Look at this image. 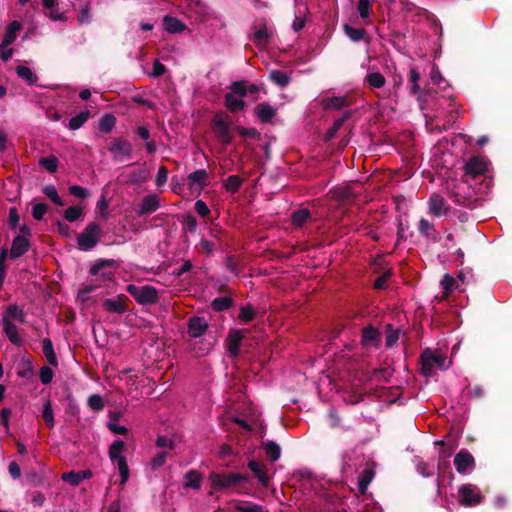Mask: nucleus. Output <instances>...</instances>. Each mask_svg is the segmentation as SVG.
Returning <instances> with one entry per match:
<instances>
[{
	"label": "nucleus",
	"mask_w": 512,
	"mask_h": 512,
	"mask_svg": "<svg viewBox=\"0 0 512 512\" xmlns=\"http://www.w3.org/2000/svg\"><path fill=\"white\" fill-rule=\"evenodd\" d=\"M269 79L280 88L287 87L291 82V77L281 70H271L269 72Z\"/></svg>",
	"instance_id": "c756f323"
},
{
	"label": "nucleus",
	"mask_w": 512,
	"mask_h": 512,
	"mask_svg": "<svg viewBox=\"0 0 512 512\" xmlns=\"http://www.w3.org/2000/svg\"><path fill=\"white\" fill-rule=\"evenodd\" d=\"M254 115L262 123H269L276 115L277 110L266 102L257 104L253 109Z\"/></svg>",
	"instance_id": "a211bd4d"
},
{
	"label": "nucleus",
	"mask_w": 512,
	"mask_h": 512,
	"mask_svg": "<svg viewBox=\"0 0 512 512\" xmlns=\"http://www.w3.org/2000/svg\"><path fill=\"white\" fill-rule=\"evenodd\" d=\"M147 178H148V171L145 169L133 171L129 175V180L131 183H142V182L146 181Z\"/></svg>",
	"instance_id": "680f3d73"
},
{
	"label": "nucleus",
	"mask_w": 512,
	"mask_h": 512,
	"mask_svg": "<svg viewBox=\"0 0 512 512\" xmlns=\"http://www.w3.org/2000/svg\"><path fill=\"white\" fill-rule=\"evenodd\" d=\"M167 456H168V452H166V451L157 453L151 459L152 468L156 469V468L161 467L165 463Z\"/></svg>",
	"instance_id": "774afa93"
},
{
	"label": "nucleus",
	"mask_w": 512,
	"mask_h": 512,
	"mask_svg": "<svg viewBox=\"0 0 512 512\" xmlns=\"http://www.w3.org/2000/svg\"><path fill=\"white\" fill-rule=\"evenodd\" d=\"M386 328H387V335H386L385 345L387 348H391L398 341L399 332L396 330H393L391 324H387Z\"/></svg>",
	"instance_id": "5fc2aeb1"
},
{
	"label": "nucleus",
	"mask_w": 512,
	"mask_h": 512,
	"mask_svg": "<svg viewBox=\"0 0 512 512\" xmlns=\"http://www.w3.org/2000/svg\"><path fill=\"white\" fill-rule=\"evenodd\" d=\"M234 304V301L231 297H217L212 300L211 307L216 312H222L230 309Z\"/></svg>",
	"instance_id": "72a5a7b5"
},
{
	"label": "nucleus",
	"mask_w": 512,
	"mask_h": 512,
	"mask_svg": "<svg viewBox=\"0 0 512 512\" xmlns=\"http://www.w3.org/2000/svg\"><path fill=\"white\" fill-rule=\"evenodd\" d=\"M232 120L230 116L224 112L217 113L212 122V131L215 134L217 140L224 146L231 144L233 136L230 132V126Z\"/></svg>",
	"instance_id": "f257e3e1"
},
{
	"label": "nucleus",
	"mask_w": 512,
	"mask_h": 512,
	"mask_svg": "<svg viewBox=\"0 0 512 512\" xmlns=\"http://www.w3.org/2000/svg\"><path fill=\"white\" fill-rule=\"evenodd\" d=\"M421 373L430 377L435 374V368L443 369L446 356L442 354H437L433 352L431 349L427 348L421 353Z\"/></svg>",
	"instance_id": "20e7f679"
},
{
	"label": "nucleus",
	"mask_w": 512,
	"mask_h": 512,
	"mask_svg": "<svg viewBox=\"0 0 512 512\" xmlns=\"http://www.w3.org/2000/svg\"><path fill=\"white\" fill-rule=\"evenodd\" d=\"M418 230L422 236L431 239L433 242H437L438 232L436 231L434 225L430 223L427 219L421 218L419 220Z\"/></svg>",
	"instance_id": "5701e85b"
},
{
	"label": "nucleus",
	"mask_w": 512,
	"mask_h": 512,
	"mask_svg": "<svg viewBox=\"0 0 512 512\" xmlns=\"http://www.w3.org/2000/svg\"><path fill=\"white\" fill-rule=\"evenodd\" d=\"M237 512H265L264 507L252 502L240 501L234 505Z\"/></svg>",
	"instance_id": "ea45409f"
},
{
	"label": "nucleus",
	"mask_w": 512,
	"mask_h": 512,
	"mask_svg": "<svg viewBox=\"0 0 512 512\" xmlns=\"http://www.w3.org/2000/svg\"><path fill=\"white\" fill-rule=\"evenodd\" d=\"M361 344L368 348V347H375L377 348L381 341V334L379 330L374 327L373 325H368L364 327L361 331Z\"/></svg>",
	"instance_id": "ddd939ff"
},
{
	"label": "nucleus",
	"mask_w": 512,
	"mask_h": 512,
	"mask_svg": "<svg viewBox=\"0 0 512 512\" xmlns=\"http://www.w3.org/2000/svg\"><path fill=\"white\" fill-rule=\"evenodd\" d=\"M117 265L116 260L114 259H98L89 270V274L91 276H96L101 272L100 278L102 280H110L112 278L111 272L104 271L107 267H115Z\"/></svg>",
	"instance_id": "4468645a"
},
{
	"label": "nucleus",
	"mask_w": 512,
	"mask_h": 512,
	"mask_svg": "<svg viewBox=\"0 0 512 512\" xmlns=\"http://www.w3.org/2000/svg\"><path fill=\"white\" fill-rule=\"evenodd\" d=\"M101 226L96 222L89 223L77 236V244L82 251H89L94 248L101 237Z\"/></svg>",
	"instance_id": "7ed1b4c3"
},
{
	"label": "nucleus",
	"mask_w": 512,
	"mask_h": 512,
	"mask_svg": "<svg viewBox=\"0 0 512 512\" xmlns=\"http://www.w3.org/2000/svg\"><path fill=\"white\" fill-rule=\"evenodd\" d=\"M128 297L125 295H118L115 298H108L103 301V307L108 312L122 314L127 311Z\"/></svg>",
	"instance_id": "2eb2a0df"
},
{
	"label": "nucleus",
	"mask_w": 512,
	"mask_h": 512,
	"mask_svg": "<svg viewBox=\"0 0 512 512\" xmlns=\"http://www.w3.org/2000/svg\"><path fill=\"white\" fill-rule=\"evenodd\" d=\"M346 100L344 97H331L325 100L326 109H341L344 107Z\"/></svg>",
	"instance_id": "4d7b16f0"
},
{
	"label": "nucleus",
	"mask_w": 512,
	"mask_h": 512,
	"mask_svg": "<svg viewBox=\"0 0 512 512\" xmlns=\"http://www.w3.org/2000/svg\"><path fill=\"white\" fill-rule=\"evenodd\" d=\"M454 465L458 473L465 475L475 468V459L466 449L460 450L454 458Z\"/></svg>",
	"instance_id": "9d476101"
},
{
	"label": "nucleus",
	"mask_w": 512,
	"mask_h": 512,
	"mask_svg": "<svg viewBox=\"0 0 512 512\" xmlns=\"http://www.w3.org/2000/svg\"><path fill=\"white\" fill-rule=\"evenodd\" d=\"M54 376L53 370L48 366H43L40 368L39 371V378L42 384L47 385L49 384Z\"/></svg>",
	"instance_id": "bf43d9fd"
},
{
	"label": "nucleus",
	"mask_w": 512,
	"mask_h": 512,
	"mask_svg": "<svg viewBox=\"0 0 512 512\" xmlns=\"http://www.w3.org/2000/svg\"><path fill=\"white\" fill-rule=\"evenodd\" d=\"M42 193L49 198L55 205L57 206H64V202L62 201L61 197L59 196L57 189L54 185H47L43 187Z\"/></svg>",
	"instance_id": "c03bdc74"
},
{
	"label": "nucleus",
	"mask_w": 512,
	"mask_h": 512,
	"mask_svg": "<svg viewBox=\"0 0 512 512\" xmlns=\"http://www.w3.org/2000/svg\"><path fill=\"white\" fill-rule=\"evenodd\" d=\"M43 354L48 363L54 367L58 366V360L53 348V343L50 338H44L42 341Z\"/></svg>",
	"instance_id": "7c9ffc66"
},
{
	"label": "nucleus",
	"mask_w": 512,
	"mask_h": 512,
	"mask_svg": "<svg viewBox=\"0 0 512 512\" xmlns=\"http://www.w3.org/2000/svg\"><path fill=\"white\" fill-rule=\"evenodd\" d=\"M208 173L204 169H199L194 172H192L188 176V183L190 188H194L197 186V188H204L207 183Z\"/></svg>",
	"instance_id": "4be33fe9"
},
{
	"label": "nucleus",
	"mask_w": 512,
	"mask_h": 512,
	"mask_svg": "<svg viewBox=\"0 0 512 512\" xmlns=\"http://www.w3.org/2000/svg\"><path fill=\"white\" fill-rule=\"evenodd\" d=\"M160 207L159 197L156 194H148L141 200L137 215L139 217L151 214Z\"/></svg>",
	"instance_id": "dca6fc26"
},
{
	"label": "nucleus",
	"mask_w": 512,
	"mask_h": 512,
	"mask_svg": "<svg viewBox=\"0 0 512 512\" xmlns=\"http://www.w3.org/2000/svg\"><path fill=\"white\" fill-rule=\"evenodd\" d=\"M42 418L49 428L54 427V413L52 409L51 402L49 400L45 401L43 405Z\"/></svg>",
	"instance_id": "de8ad7c7"
},
{
	"label": "nucleus",
	"mask_w": 512,
	"mask_h": 512,
	"mask_svg": "<svg viewBox=\"0 0 512 512\" xmlns=\"http://www.w3.org/2000/svg\"><path fill=\"white\" fill-rule=\"evenodd\" d=\"M461 495V504L465 506H474L481 502L482 496L479 489L471 484L463 485L459 489Z\"/></svg>",
	"instance_id": "9b49d317"
},
{
	"label": "nucleus",
	"mask_w": 512,
	"mask_h": 512,
	"mask_svg": "<svg viewBox=\"0 0 512 512\" xmlns=\"http://www.w3.org/2000/svg\"><path fill=\"white\" fill-rule=\"evenodd\" d=\"M270 38L271 34L268 32L265 24L250 37L254 44L260 48L265 47L269 43Z\"/></svg>",
	"instance_id": "c85d7f7f"
},
{
	"label": "nucleus",
	"mask_w": 512,
	"mask_h": 512,
	"mask_svg": "<svg viewBox=\"0 0 512 512\" xmlns=\"http://www.w3.org/2000/svg\"><path fill=\"white\" fill-rule=\"evenodd\" d=\"M376 462L372 459L365 460L364 463H361L359 467L357 468V479L356 480H373L375 477V469H376Z\"/></svg>",
	"instance_id": "6ab92c4d"
},
{
	"label": "nucleus",
	"mask_w": 512,
	"mask_h": 512,
	"mask_svg": "<svg viewBox=\"0 0 512 512\" xmlns=\"http://www.w3.org/2000/svg\"><path fill=\"white\" fill-rule=\"evenodd\" d=\"M125 449V443L122 440H115L109 447V457L113 465L118 469L120 480H128L130 476L129 467L126 458L121 455Z\"/></svg>",
	"instance_id": "39448f33"
},
{
	"label": "nucleus",
	"mask_w": 512,
	"mask_h": 512,
	"mask_svg": "<svg viewBox=\"0 0 512 512\" xmlns=\"http://www.w3.org/2000/svg\"><path fill=\"white\" fill-rule=\"evenodd\" d=\"M16 74L19 78L25 80L29 85L35 84L38 80L36 74H34V72L27 66H17Z\"/></svg>",
	"instance_id": "f704fd0d"
},
{
	"label": "nucleus",
	"mask_w": 512,
	"mask_h": 512,
	"mask_svg": "<svg viewBox=\"0 0 512 512\" xmlns=\"http://www.w3.org/2000/svg\"><path fill=\"white\" fill-rule=\"evenodd\" d=\"M49 206L46 203H37L32 208V216L35 220L41 221L47 213Z\"/></svg>",
	"instance_id": "864d4df0"
},
{
	"label": "nucleus",
	"mask_w": 512,
	"mask_h": 512,
	"mask_svg": "<svg viewBox=\"0 0 512 512\" xmlns=\"http://www.w3.org/2000/svg\"><path fill=\"white\" fill-rule=\"evenodd\" d=\"M2 321L4 333L7 335L10 342L17 346H20L22 344V339L18 335L17 327L7 319H2Z\"/></svg>",
	"instance_id": "cd10ccee"
},
{
	"label": "nucleus",
	"mask_w": 512,
	"mask_h": 512,
	"mask_svg": "<svg viewBox=\"0 0 512 512\" xmlns=\"http://www.w3.org/2000/svg\"><path fill=\"white\" fill-rule=\"evenodd\" d=\"M456 281L450 274H445L440 284L444 290V298L448 297L454 289Z\"/></svg>",
	"instance_id": "8fccbe9b"
},
{
	"label": "nucleus",
	"mask_w": 512,
	"mask_h": 512,
	"mask_svg": "<svg viewBox=\"0 0 512 512\" xmlns=\"http://www.w3.org/2000/svg\"><path fill=\"white\" fill-rule=\"evenodd\" d=\"M116 124V117L113 114H104L99 121V129L104 133L112 131Z\"/></svg>",
	"instance_id": "a19ab883"
},
{
	"label": "nucleus",
	"mask_w": 512,
	"mask_h": 512,
	"mask_svg": "<svg viewBox=\"0 0 512 512\" xmlns=\"http://www.w3.org/2000/svg\"><path fill=\"white\" fill-rule=\"evenodd\" d=\"M452 452L449 451L444 456H441V458L438 461V478H442L444 480L446 478V474L448 476L452 477V471L450 466L449 458L451 457Z\"/></svg>",
	"instance_id": "2f4dec72"
},
{
	"label": "nucleus",
	"mask_w": 512,
	"mask_h": 512,
	"mask_svg": "<svg viewBox=\"0 0 512 512\" xmlns=\"http://www.w3.org/2000/svg\"><path fill=\"white\" fill-rule=\"evenodd\" d=\"M236 130L240 136L245 137V138H251V139H255V140H260V138H261V134L256 128H245V127L238 126L236 128Z\"/></svg>",
	"instance_id": "603ef678"
},
{
	"label": "nucleus",
	"mask_w": 512,
	"mask_h": 512,
	"mask_svg": "<svg viewBox=\"0 0 512 512\" xmlns=\"http://www.w3.org/2000/svg\"><path fill=\"white\" fill-rule=\"evenodd\" d=\"M20 29L21 23L19 21L13 20L8 24L2 39L4 47H8L15 41L17 33L20 31Z\"/></svg>",
	"instance_id": "412c9836"
},
{
	"label": "nucleus",
	"mask_w": 512,
	"mask_h": 512,
	"mask_svg": "<svg viewBox=\"0 0 512 512\" xmlns=\"http://www.w3.org/2000/svg\"><path fill=\"white\" fill-rule=\"evenodd\" d=\"M126 291L138 302V304L154 305L159 301L158 291L155 287L150 285L137 286L129 284Z\"/></svg>",
	"instance_id": "f03ea898"
},
{
	"label": "nucleus",
	"mask_w": 512,
	"mask_h": 512,
	"mask_svg": "<svg viewBox=\"0 0 512 512\" xmlns=\"http://www.w3.org/2000/svg\"><path fill=\"white\" fill-rule=\"evenodd\" d=\"M83 214L84 211L81 206H70L64 211L63 216L68 222H75L79 220Z\"/></svg>",
	"instance_id": "a18cd8bd"
},
{
	"label": "nucleus",
	"mask_w": 512,
	"mask_h": 512,
	"mask_svg": "<svg viewBox=\"0 0 512 512\" xmlns=\"http://www.w3.org/2000/svg\"><path fill=\"white\" fill-rule=\"evenodd\" d=\"M108 150L114 154V159L119 157L130 158L132 156L133 147L132 144L123 137H119L110 143Z\"/></svg>",
	"instance_id": "f8f14e48"
},
{
	"label": "nucleus",
	"mask_w": 512,
	"mask_h": 512,
	"mask_svg": "<svg viewBox=\"0 0 512 512\" xmlns=\"http://www.w3.org/2000/svg\"><path fill=\"white\" fill-rule=\"evenodd\" d=\"M216 343L217 337L213 333H208L205 337L195 339V341L191 343L190 346L195 356L201 357L209 354L213 350Z\"/></svg>",
	"instance_id": "1a4fd4ad"
},
{
	"label": "nucleus",
	"mask_w": 512,
	"mask_h": 512,
	"mask_svg": "<svg viewBox=\"0 0 512 512\" xmlns=\"http://www.w3.org/2000/svg\"><path fill=\"white\" fill-rule=\"evenodd\" d=\"M427 204L429 214L436 218L446 216L451 210V207L444 197L437 193H432L430 195Z\"/></svg>",
	"instance_id": "0eeeda50"
},
{
	"label": "nucleus",
	"mask_w": 512,
	"mask_h": 512,
	"mask_svg": "<svg viewBox=\"0 0 512 512\" xmlns=\"http://www.w3.org/2000/svg\"><path fill=\"white\" fill-rule=\"evenodd\" d=\"M256 317L255 309L251 304H247L240 308V313L238 315V319L244 323H249L253 321Z\"/></svg>",
	"instance_id": "49530a36"
},
{
	"label": "nucleus",
	"mask_w": 512,
	"mask_h": 512,
	"mask_svg": "<svg viewBox=\"0 0 512 512\" xmlns=\"http://www.w3.org/2000/svg\"><path fill=\"white\" fill-rule=\"evenodd\" d=\"M89 117H90V112L88 110L81 111L80 113H78L77 115H75L74 117H72L70 119L69 124H68L69 129L70 130L79 129L87 122Z\"/></svg>",
	"instance_id": "4c0bfd02"
},
{
	"label": "nucleus",
	"mask_w": 512,
	"mask_h": 512,
	"mask_svg": "<svg viewBox=\"0 0 512 512\" xmlns=\"http://www.w3.org/2000/svg\"><path fill=\"white\" fill-rule=\"evenodd\" d=\"M187 333L190 338L198 339L212 332L209 331V324L204 317L192 316L187 321Z\"/></svg>",
	"instance_id": "423d86ee"
},
{
	"label": "nucleus",
	"mask_w": 512,
	"mask_h": 512,
	"mask_svg": "<svg viewBox=\"0 0 512 512\" xmlns=\"http://www.w3.org/2000/svg\"><path fill=\"white\" fill-rule=\"evenodd\" d=\"M25 316H26V314L23 311V309H21L17 304H11V305L7 306V308L4 312V315H3V319H7L8 321H11V322H12V320H15L20 323H24Z\"/></svg>",
	"instance_id": "a878e982"
},
{
	"label": "nucleus",
	"mask_w": 512,
	"mask_h": 512,
	"mask_svg": "<svg viewBox=\"0 0 512 512\" xmlns=\"http://www.w3.org/2000/svg\"><path fill=\"white\" fill-rule=\"evenodd\" d=\"M77 21L79 25H83L85 23H90L91 21V8L90 4L86 3L82 9L80 10Z\"/></svg>",
	"instance_id": "6e6d98bb"
},
{
	"label": "nucleus",
	"mask_w": 512,
	"mask_h": 512,
	"mask_svg": "<svg viewBox=\"0 0 512 512\" xmlns=\"http://www.w3.org/2000/svg\"><path fill=\"white\" fill-rule=\"evenodd\" d=\"M243 179L238 175H230L223 183L224 188L230 193H237L241 188Z\"/></svg>",
	"instance_id": "58836bf2"
},
{
	"label": "nucleus",
	"mask_w": 512,
	"mask_h": 512,
	"mask_svg": "<svg viewBox=\"0 0 512 512\" xmlns=\"http://www.w3.org/2000/svg\"><path fill=\"white\" fill-rule=\"evenodd\" d=\"M163 26L168 33L172 34L182 32L186 29V25L181 20L168 15L163 18Z\"/></svg>",
	"instance_id": "393cba45"
},
{
	"label": "nucleus",
	"mask_w": 512,
	"mask_h": 512,
	"mask_svg": "<svg viewBox=\"0 0 512 512\" xmlns=\"http://www.w3.org/2000/svg\"><path fill=\"white\" fill-rule=\"evenodd\" d=\"M30 249L29 239L24 236H15L11 249H10V258L16 259L18 257L23 256Z\"/></svg>",
	"instance_id": "f3484780"
},
{
	"label": "nucleus",
	"mask_w": 512,
	"mask_h": 512,
	"mask_svg": "<svg viewBox=\"0 0 512 512\" xmlns=\"http://www.w3.org/2000/svg\"><path fill=\"white\" fill-rule=\"evenodd\" d=\"M262 448L265 451L266 457L272 461H277L281 456V447L273 440L262 441Z\"/></svg>",
	"instance_id": "b1692460"
},
{
	"label": "nucleus",
	"mask_w": 512,
	"mask_h": 512,
	"mask_svg": "<svg viewBox=\"0 0 512 512\" xmlns=\"http://www.w3.org/2000/svg\"><path fill=\"white\" fill-rule=\"evenodd\" d=\"M247 329H230L225 340L229 355L236 357L240 353L242 340L246 337Z\"/></svg>",
	"instance_id": "6e6552de"
},
{
	"label": "nucleus",
	"mask_w": 512,
	"mask_h": 512,
	"mask_svg": "<svg viewBox=\"0 0 512 512\" xmlns=\"http://www.w3.org/2000/svg\"><path fill=\"white\" fill-rule=\"evenodd\" d=\"M156 446L159 448L174 449V441L167 436H158L156 439Z\"/></svg>",
	"instance_id": "69168bd1"
},
{
	"label": "nucleus",
	"mask_w": 512,
	"mask_h": 512,
	"mask_svg": "<svg viewBox=\"0 0 512 512\" xmlns=\"http://www.w3.org/2000/svg\"><path fill=\"white\" fill-rule=\"evenodd\" d=\"M8 222L12 229H16L20 222L18 210L15 207L9 209Z\"/></svg>",
	"instance_id": "0e129e2a"
},
{
	"label": "nucleus",
	"mask_w": 512,
	"mask_h": 512,
	"mask_svg": "<svg viewBox=\"0 0 512 512\" xmlns=\"http://www.w3.org/2000/svg\"><path fill=\"white\" fill-rule=\"evenodd\" d=\"M183 227L188 232H194L197 228V220L192 214L185 216Z\"/></svg>",
	"instance_id": "338daca9"
},
{
	"label": "nucleus",
	"mask_w": 512,
	"mask_h": 512,
	"mask_svg": "<svg viewBox=\"0 0 512 512\" xmlns=\"http://www.w3.org/2000/svg\"><path fill=\"white\" fill-rule=\"evenodd\" d=\"M39 164L48 172L55 173L58 168V158L54 155L43 157L39 160Z\"/></svg>",
	"instance_id": "09e8293b"
},
{
	"label": "nucleus",
	"mask_w": 512,
	"mask_h": 512,
	"mask_svg": "<svg viewBox=\"0 0 512 512\" xmlns=\"http://www.w3.org/2000/svg\"><path fill=\"white\" fill-rule=\"evenodd\" d=\"M231 92L234 96L238 95L244 97L247 94V87L245 81H235L230 86Z\"/></svg>",
	"instance_id": "13d9d810"
},
{
	"label": "nucleus",
	"mask_w": 512,
	"mask_h": 512,
	"mask_svg": "<svg viewBox=\"0 0 512 512\" xmlns=\"http://www.w3.org/2000/svg\"><path fill=\"white\" fill-rule=\"evenodd\" d=\"M224 99L225 106L231 112H237L245 107V102L236 98L232 93H226Z\"/></svg>",
	"instance_id": "e433bc0d"
},
{
	"label": "nucleus",
	"mask_w": 512,
	"mask_h": 512,
	"mask_svg": "<svg viewBox=\"0 0 512 512\" xmlns=\"http://www.w3.org/2000/svg\"><path fill=\"white\" fill-rule=\"evenodd\" d=\"M108 206L109 201L106 199L105 195H102L99 201L97 202V209L100 212L101 218L106 220L108 218Z\"/></svg>",
	"instance_id": "e2e57ef3"
},
{
	"label": "nucleus",
	"mask_w": 512,
	"mask_h": 512,
	"mask_svg": "<svg viewBox=\"0 0 512 512\" xmlns=\"http://www.w3.org/2000/svg\"><path fill=\"white\" fill-rule=\"evenodd\" d=\"M248 467L253 472L257 480H268L263 463L256 460H250Z\"/></svg>",
	"instance_id": "79ce46f5"
},
{
	"label": "nucleus",
	"mask_w": 512,
	"mask_h": 512,
	"mask_svg": "<svg viewBox=\"0 0 512 512\" xmlns=\"http://www.w3.org/2000/svg\"><path fill=\"white\" fill-rule=\"evenodd\" d=\"M419 80H420L419 72L416 69L412 68L409 71V82L412 84L411 85V93L412 94H416L417 92H419V90H420V87L418 85Z\"/></svg>",
	"instance_id": "052dcab7"
},
{
	"label": "nucleus",
	"mask_w": 512,
	"mask_h": 512,
	"mask_svg": "<svg viewBox=\"0 0 512 512\" xmlns=\"http://www.w3.org/2000/svg\"><path fill=\"white\" fill-rule=\"evenodd\" d=\"M365 81L369 84L372 88H381L385 85L386 79L384 75L380 72H372L369 73L365 77Z\"/></svg>",
	"instance_id": "37998d69"
},
{
	"label": "nucleus",
	"mask_w": 512,
	"mask_h": 512,
	"mask_svg": "<svg viewBox=\"0 0 512 512\" xmlns=\"http://www.w3.org/2000/svg\"><path fill=\"white\" fill-rule=\"evenodd\" d=\"M350 116V113H347L345 116L340 117L336 120H334L332 126L326 131L324 135V141L328 142L332 140L337 132L341 129L347 118Z\"/></svg>",
	"instance_id": "c9c22d12"
},
{
	"label": "nucleus",
	"mask_w": 512,
	"mask_h": 512,
	"mask_svg": "<svg viewBox=\"0 0 512 512\" xmlns=\"http://www.w3.org/2000/svg\"><path fill=\"white\" fill-rule=\"evenodd\" d=\"M345 34L354 42L364 40L367 36V32L364 28H354L349 24L343 25Z\"/></svg>",
	"instance_id": "473e14b6"
},
{
	"label": "nucleus",
	"mask_w": 512,
	"mask_h": 512,
	"mask_svg": "<svg viewBox=\"0 0 512 512\" xmlns=\"http://www.w3.org/2000/svg\"><path fill=\"white\" fill-rule=\"evenodd\" d=\"M486 171L485 162L479 157H472L465 164V172L466 174L476 178L477 176L482 175Z\"/></svg>",
	"instance_id": "aec40b11"
},
{
	"label": "nucleus",
	"mask_w": 512,
	"mask_h": 512,
	"mask_svg": "<svg viewBox=\"0 0 512 512\" xmlns=\"http://www.w3.org/2000/svg\"><path fill=\"white\" fill-rule=\"evenodd\" d=\"M311 219V212L307 208L295 210L291 214V223L294 227L301 228Z\"/></svg>",
	"instance_id": "bb28decb"
},
{
	"label": "nucleus",
	"mask_w": 512,
	"mask_h": 512,
	"mask_svg": "<svg viewBox=\"0 0 512 512\" xmlns=\"http://www.w3.org/2000/svg\"><path fill=\"white\" fill-rule=\"evenodd\" d=\"M88 406L94 411H102L104 409V401L101 395L92 394L88 398Z\"/></svg>",
	"instance_id": "3c124183"
}]
</instances>
